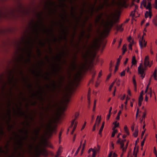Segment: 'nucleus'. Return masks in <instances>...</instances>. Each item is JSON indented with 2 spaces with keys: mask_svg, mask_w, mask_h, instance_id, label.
I'll return each mask as SVG.
<instances>
[{
  "mask_svg": "<svg viewBox=\"0 0 157 157\" xmlns=\"http://www.w3.org/2000/svg\"><path fill=\"white\" fill-rule=\"evenodd\" d=\"M118 20V18L115 19L113 20L112 19L109 20L108 17L103 24V26L104 29L101 33V35H108L113 24L116 23Z\"/></svg>",
  "mask_w": 157,
  "mask_h": 157,
  "instance_id": "1",
  "label": "nucleus"
},
{
  "mask_svg": "<svg viewBox=\"0 0 157 157\" xmlns=\"http://www.w3.org/2000/svg\"><path fill=\"white\" fill-rule=\"evenodd\" d=\"M55 122L52 119L47 124L44 131V134L48 137L52 136L53 133L56 131V126H52V123Z\"/></svg>",
  "mask_w": 157,
  "mask_h": 157,
  "instance_id": "2",
  "label": "nucleus"
},
{
  "mask_svg": "<svg viewBox=\"0 0 157 157\" xmlns=\"http://www.w3.org/2000/svg\"><path fill=\"white\" fill-rule=\"evenodd\" d=\"M43 12L42 11L38 12L36 14V16L37 17L39 21H37L35 23H33L32 24L33 25V27L34 28L36 27H41L44 28L45 27V25L43 24V18L42 17L43 15Z\"/></svg>",
  "mask_w": 157,
  "mask_h": 157,
  "instance_id": "3",
  "label": "nucleus"
},
{
  "mask_svg": "<svg viewBox=\"0 0 157 157\" xmlns=\"http://www.w3.org/2000/svg\"><path fill=\"white\" fill-rule=\"evenodd\" d=\"M13 113L14 114L16 115L24 116L25 118L29 119L31 120H33L34 118V117L32 116L31 114H29V116L25 115L24 112L20 108H17L16 110H14Z\"/></svg>",
  "mask_w": 157,
  "mask_h": 157,
  "instance_id": "4",
  "label": "nucleus"
},
{
  "mask_svg": "<svg viewBox=\"0 0 157 157\" xmlns=\"http://www.w3.org/2000/svg\"><path fill=\"white\" fill-rule=\"evenodd\" d=\"M45 86L46 88L50 89L52 91H55L56 89H60L61 87L58 82L56 83L54 80L52 81L51 84L49 85L46 84Z\"/></svg>",
  "mask_w": 157,
  "mask_h": 157,
  "instance_id": "5",
  "label": "nucleus"
},
{
  "mask_svg": "<svg viewBox=\"0 0 157 157\" xmlns=\"http://www.w3.org/2000/svg\"><path fill=\"white\" fill-rule=\"evenodd\" d=\"M59 2V7L61 8H63L62 9V11L64 12L63 14H62V16H60L62 19L64 21L66 20V21H68V20L67 19V14L65 12V10L63 8L66 6V4L65 3L66 0H58Z\"/></svg>",
  "mask_w": 157,
  "mask_h": 157,
  "instance_id": "6",
  "label": "nucleus"
},
{
  "mask_svg": "<svg viewBox=\"0 0 157 157\" xmlns=\"http://www.w3.org/2000/svg\"><path fill=\"white\" fill-rule=\"evenodd\" d=\"M70 96L71 95L67 93L63 97V103L65 106L61 107L58 109L62 113L65 110L67 103L70 101Z\"/></svg>",
  "mask_w": 157,
  "mask_h": 157,
  "instance_id": "7",
  "label": "nucleus"
},
{
  "mask_svg": "<svg viewBox=\"0 0 157 157\" xmlns=\"http://www.w3.org/2000/svg\"><path fill=\"white\" fill-rule=\"evenodd\" d=\"M62 31L63 33L62 35L61 36H59L58 39L55 38L52 40L53 41L56 42L58 40H61L63 39L64 40H66L67 36L68 34V30L65 29H63Z\"/></svg>",
  "mask_w": 157,
  "mask_h": 157,
  "instance_id": "8",
  "label": "nucleus"
},
{
  "mask_svg": "<svg viewBox=\"0 0 157 157\" xmlns=\"http://www.w3.org/2000/svg\"><path fill=\"white\" fill-rule=\"evenodd\" d=\"M28 137V135L24 134V136L17 141L16 142V144L18 145V148L20 149L22 148L23 144V140H26Z\"/></svg>",
  "mask_w": 157,
  "mask_h": 157,
  "instance_id": "9",
  "label": "nucleus"
},
{
  "mask_svg": "<svg viewBox=\"0 0 157 157\" xmlns=\"http://www.w3.org/2000/svg\"><path fill=\"white\" fill-rule=\"evenodd\" d=\"M142 63H141L138 67V74L140 75V76L143 79L145 77V74L144 72L145 69L142 67Z\"/></svg>",
  "mask_w": 157,
  "mask_h": 157,
  "instance_id": "10",
  "label": "nucleus"
},
{
  "mask_svg": "<svg viewBox=\"0 0 157 157\" xmlns=\"http://www.w3.org/2000/svg\"><path fill=\"white\" fill-rule=\"evenodd\" d=\"M53 69L52 71L53 73L57 75L60 70L61 69V67L59 64H54L52 65Z\"/></svg>",
  "mask_w": 157,
  "mask_h": 157,
  "instance_id": "11",
  "label": "nucleus"
},
{
  "mask_svg": "<svg viewBox=\"0 0 157 157\" xmlns=\"http://www.w3.org/2000/svg\"><path fill=\"white\" fill-rule=\"evenodd\" d=\"M39 147L40 145L39 144H37L35 146L33 155L34 157H39L40 155L41 154V150H39Z\"/></svg>",
  "mask_w": 157,
  "mask_h": 157,
  "instance_id": "12",
  "label": "nucleus"
},
{
  "mask_svg": "<svg viewBox=\"0 0 157 157\" xmlns=\"http://www.w3.org/2000/svg\"><path fill=\"white\" fill-rule=\"evenodd\" d=\"M65 52L63 50L59 54L57 55L56 56L54 57V59L58 62H59L61 60L63 56L64 55H65Z\"/></svg>",
  "mask_w": 157,
  "mask_h": 157,
  "instance_id": "13",
  "label": "nucleus"
},
{
  "mask_svg": "<svg viewBox=\"0 0 157 157\" xmlns=\"http://www.w3.org/2000/svg\"><path fill=\"white\" fill-rule=\"evenodd\" d=\"M76 59L77 57L76 56H75L73 58L72 61L69 67V68L72 70H74L76 68L77 65L76 63Z\"/></svg>",
  "mask_w": 157,
  "mask_h": 157,
  "instance_id": "14",
  "label": "nucleus"
},
{
  "mask_svg": "<svg viewBox=\"0 0 157 157\" xmlns=\"http://www.w3.org/2000/svg\"><path fill=\"white\" fill-rule=\"evenodd\" d=\"M40 130V128L38 127L35 129L33 132V133L35 136L32 138V140H35L38 137V135Z\"/></svg>",
  "mask_w": 157,
  "mask_h": 157,
  "instance_id": "15",
  "label": "nucleus"
},
{
  "mask_svg": "<svg viewBox=\"0 0 157 157\" xmlns=\"http://www.w3.org/2000/svg\"><path fill=\"white\" fill-rule=\"evenodd\" d=\"M42 32L44 33L48 34L50 35H53V28L52 26L49 27L48 28H46L42 30Z\"/></svg>",
  "mask_w": 157,
  "mask_h": 157,
  "instance_id": "16",
  "label": "nucleus"
},
{
  "mask_svg": "<svg viewBox=\"0 0 157 157\" xmlns=\"http://www.w3.org/2000/svg\"><path fill=\"white\" fill-rule=\"evenodd\" d=\"M99 40V39L98 38L95 39L93 42L92 45L91 46L92 48H95L97 47L99 48L100 47V45L98 44V42Z\"/></svg>",
  "mask_w": 157,
  "mask_h": 157,
  "instance_id": "17",
  "label": "nucleus"
},
{
  "mask_svg": "<svg viewBox=\"0 0 157 157\" xmlns=\"http://www.w3.org/2000/svg\"><path fill=\"white\" fill-rule=\"evenodd\" d=\"M97 0H95L94 4V5L91 4H90V5L89 8V9L87 10V12L89 13H90V15H92L93 13V12L95 10L94 9V6L96 4Z\"/></svg>",
  "mask_w": 157,
  "mask_h": 157,
  "instance_id": "18",
  "label": "nucleus"
},
{
  "mask_svg": "<svg viewBox=\"0 0 157 157\" xmlns=\"http://www.w3.org/2000/svg\"><path fill=\"white\" fill-rule=\"evenodd\" d=\"M101 116L99 117L98 116H97L95 123L93 126V128L92 130L93 131H94L95 130V127L96 124H97L98 125L99 124H100L101 122Z\"/></svg>",
  "mask_w": 157,
  "mask_h": 157,
  "instance_id": "19",
  "label": "nucleus"
},
{
  "mask_svg": "<svg viewBox=\"0 0 157 157\" xmlns=\"http://www.w3.org/2000/svg\"><path fill=\"white\" fill-rule=\"evenodd\" d=\"M55 5V2L51 0H47L45 2V7H47L48 6H54Z\"/></svg>",
  "mask_w": 157,
  "mask_h": 157,
  "instance_id": "20",
  "label": "nucleus"
},
{
  "mask_svg": "<svg viewBox=\"0 0 157 157\" xmlns=\"http://www.w3.org/2000/svg\"><path fill=\"white\" fill-rule=\"evenodd\" d=\"M125 0H118L116 4L118 6L123 7L126 4Z\"/></svg>",
  "mask_w": 157,
  "mask_h": 157,
  "instance_id": "21",
  "label": "nucleus"
},
{
  "mask_svg": "<svg viewBox=\"0 0 157 157\" xmlns=\"http://www.w3.org/2000/svg\"><path fill=\"white\" fill-rule=\"evenodd\" d=\"M139 42L141 48H142L143 46L144 47H146L147 44V42L144 39L143 36H142V38L140 39Z\"/></svg>",
  "mask_w": 157,
  "mask_h": 157,
  "instance_id": "22",
  "label": "nucleus"
},
{
  "mask_svg": "<svg viewBox=\"0 0 157 157\" xmlns=\"http://www.w3.org/2000/svg\"><path fill=\"white\" fill-rule=\"evenodd\" d=\"M126 139L121 140V139L119 138L116 142L117 144H119L120 145V148H122L123 146H124V142L126 141Z\"/></svg>",
  "mask_w": 157,
  "mask_h": 157,
  "instance_id": "23",
  "label": "nucleus"
},
{
  "mask_svg": "<svg viewBox=\"0 0 157 157\" xmlns=\"http://www.w3.org/2000/svg\"><path fill=\"white\" fill-rule=\"evenodd\" d=\"M52 106L51 105L50 103H49L48 105L45 108H44V107H41V109L44 111L45 113H47L50 110L52 109Z\"/></svg>",
  "mask_w": 157,
  "mask_h": 157,
  "instance_id": "24",
  "label": "nucleus"
},
{
  "mask_svg": "<svg viewBox=\"0 0 157 157\" xmlns=\"http://www.w3.org/2000/svg\"><path fill=\"white\" fill-rule=\"evenodd\" d=\"M26 50V52L27 54V56L31 57L32 56V48L30 46L27 47L25 49Z\"/></svg>",
  "mask_w": 157,
  "mask_h": 157,
  "instance_id": "25",
  "label": "nucleus"
},
{
  "mask_svg": "<svg viewBox=\"0 0 157 157\" xmlns=\"http://www.w3.org/2000/svg\"><path fill=\"white\" fill-rule=\"evenodd\" d=\"M91 56V52L90 49L89 48L85 52V54L83 56V58L84 59L88 57H90Z\"/></svg>",
  "mask_w": 157,
  "mask_h": 157,
  "instance_id": "26",
  "label": "nucleus"
},
{
  "mask_svg": "<svg viewBox=\"0 0 157 157\" xmlns=\"http://www.w3.org/2000/svg\"><path fill=\"white\" fill-rule=\"evenodd\" d=\"M84 9L83 8L81 10V12H80V15L78 17H76V16L75 17H73L72 18H74L75 21H76V23H78L80 21V20L81 18V16L82 14L83 13V12L84 11Z\"/></svg>",
  "mask_w": 157,
  "mask_h": 157,
  "instance_id": "27",
  "label": "nucleus"
},
{
  "mask_svg": "<svg viewBox=\"0 0 157 157\" xmlns=\"http://www.w3.org/2000/svg\"><path fill=\"white\" fill-rule=\"evenodd\" d=\"M137 141H136L135 143V146L134 148L133 153V155L135 157H137V154L139 150L138 147H137V148L136 149V145H137Z\"/></svg>",
  "mask_w": 157,
  "mask_h": 157,
  "instance_id": "28",
  "label": "nucleus"
},
{
  "mask_svg": "<svg viewBox=\"0 0 157 157\" xmlns=\"http://www.w3.org/2000/svg\"><path fill=\"white\" fill-rule=\"evenodd\" d=\"M102 15L103 13H101L97 15L95 20V23H98L99 22L101 18L102 17Z\"/></svg>",
  "mask_w": 157,
  "mask_h": 157,
  "instance_id": "29",
  "label": "nucleus"
},
{
  "mask_svg": "<svg viewBox=\"0 0 157 157\" xmlns=\"http://www.w3.org/2000/svg\"><path fill=\"white\" fill-rule=\"evenodd\" d=\"M152 16V11L148 10V11H146L145 13L144 16L145 18H147L149 17V18L150 19Z\"/></svg>",
  "mask_w": 157,
  "mask_h": 157,
  "instance_id": "30",
  "label": "nucleus"
},
{
  "mask_svg": "<svg viewBox=\"0 0 157 157\" xmlns=\"http://www.w3.org/2000/svg\"><path fill=\"white\" fill-rule=\"evenodd\" d=\"M65 78L64 76H61L60 77L57 82L61 86H62L63 82L64 81Z\"/></svg>",
  "mask_w": 157,
  "mask_h": 157,
  "instance_id": "31",
  "label": "nucleus"
},
{
  "mask_svg": "<svg viewBox=\"0 0 157 157\" xmlns=\"http://www.w3.org/2000/svg\"><path fill=\"white\" fill-rule=\"evenodd\" d=\"M6 110V113L3 114V117H11L10 109L9 107Z\"/></svg>",
  "mask_w": 157,
  "mask_h": 157,
  "instance_id": "32",
  "label": "nucleus"
},
{
  "mask_svg": "<svg viewBox=\"0 0 157 157\" xmlns=\"http://www.w3.org/2000/svg\"><path fill=\"white\" fill-rule=\"evenodd\" d=\"M104 6L103 4H100L98 7H97L95 9V10L98 11L99 10H101L103 8Z\"/></svg>",
  "mask_w": 157,
  "mask_h": 157,
  "instance_id": "33",
  "label": "nucleus"
},
{
  "mask_svg": "<svg viewBox=\"0 0 157 157\" xmlns=\"http://www.w3.org/2000/svg\"><path fill=\"white\" fill-rule=\"evenodd\" d=\"M25 10L24 7L21 4H20L18 7V11L23 13L24 12Z\"/></svg>",
  "mask_w": 157,
  "mask_h": 157,
  "instance_id": "34",
  "label": "nucleus"
},
{
  "mask_svg": "<svg viewBox=\"0 0 157 157\" xmlns=\"http://www.w3.org/2000/svg\"><path fill=\"white\" fill-rule=\"evenodd\" d=\"M81 75L80 74L79 72H77L75 75L74 79L75 81H76L78 80Z\"/></svg>",
  "mask_w": 157,
  "mask_h": 157,
  "instance_id": "35",
  "label": "nucleus"
},
{
  "mask_svg": "<svg viewBox=\"0 0 157 157\" xmlns=\"http://www.w3.org/2000/svg\"><path fill=\"white\" fill-rule=\"evenodd\" d=\"M30 71L31 72L32 74L33 75H34L36 76H39L40 75V71L37 72L36 73L35 70L32 69H30Z\"/></svg>",
  "mask_w": 157,
  "mask_h": 157,
  "instance_id": "36",
  "label": "nucleus"
},
{
  "mask_svg": "<svg viewBox=\"0 0 157 157\" xmlns=\"http://www.w3.org/2000/svg\"><path fill=\"white\" fill-rule=\"evenodd\" d=\"M41 154L45 157H46L48 155V153L45 149H41Z\"/></svg>",
  "mask_w": 157,
  "mask_h": 157,
  "instance_id": "37",
  "label": "nucleus"
},
{
  "mask_svg": "<svg viewBox=\"0 0 157 157\" xmlns=\"http://www.w3.org/2000/svg\"><path fill=\"white\" fill-rule=\"evenodd\" d=\"M138 127L137 126L136 127L134 132L133 133L132 136L135 137H136L138 135Z\"/></svg>",
  "mask_w": 157,
  "mask_h": 157,
  "instance_id": "38",
  "label": "nucleus"
},
{
  "mask_svg": "<svg viewBox=\"0 0 157 157\" xmlns=\"http://www.w3.org/2000/svg\"><path fill=\"white\" fill-rule=\"evenodd\" d=\"M52 23L55 25H59L60 26V27L61 28H63V25L62 24V23L61 22H60L59 21H58L56 22L54 21H52Z\"/></svg>",
  "mask_w": 157,
  "mask_h": 157,
  "instance_id": "39",
  "label": "nucleus"
},
{
  "mask_svg": "<svg viewBox=\"0 0 157 157\" xmlns=\"http://www.w3.org/2000/svg\"><path fill=\"white\" fill-rule=\"evenodd\" d=\"M128 143L129 141H128L124 147V146H123V147L122 148H120V149H122V151H123V152H126L128 145Z\"/></svg>",
  "mask_w": 157,
  "mask_h": 157,
  "instance_id": "40",
  "label": "nucleus"
},
{
  "mask_svg": "<svg viewBox=\"0 0 157 157\" xmlns=\"http://www.w3.org/2000/svg\"><path fill=\"white\" fill-rule=\"evenodd\" d=\"M131 63L132 64L131 66V67L133 65H135L136 64L137 61L136 59V57L135 56H132Z\"/></svg>",
  "mask_w": 157,
  "mask_h": 157,
  "instance_id": "41",
  "label": "nucleus"
},
{
  "mask_svg": "<svg viewBox=\"0 0 157 157\" xmlns=\"http://www.w3.org/2000/svg\"><path fill=\"white\" fill-rule=\"evenodd\" d=\"M71 15L72 18L73 17H75L76 15L75 12V8L73 7H71Z\"/></svg>",
  "mask_w": 157,
  "mask_h": 157,
  "instance_id": "42",
  "label": "nucleus"
},
{
  "mask_svg": "<svg viewBox=\"0 0 157 157\" xmlns=\"http://www.w3.org/2000/svg\"><path fill=\"white\" fill-rule=\"evenodd\" d=\"M146 9L147 10H148L152 11L151 10V2L150 1H148V4L147 6H146L145 7Z\"/></svg>",
  "mask_w": 157,
  "mask_h": 157,
  "instance_id": "43",
  "label": "nucleus"
},
{
  "mask_svg": "<svg viewBox=\"0 0 157 157\" xmlns=\"http://www.w3.org/2000/svg\"><path fill=\"white\" fill-rule=\"evenodd\" d=\"M104 124H105V121H104L102 122V124L101 125V126L99 129V134L101 136V137L102 136V132L103 130V128H104Z\"/></svg>",
  "mask_w": 157,
  "mask_h": 157,
  "instance_id": "44",
  "label": "nucleus"
},
{
  "mask_svg": "<svg viewBox=\"0 0 157 157\" xmlns=\"http://www.w3.org/2000/svg\"><path fill=\"white\" fill-rule=\"evenodd\" d=\"M49 74V73L47 72H45L44 74L42 75V76L45 79L48 80L50 79L49 77L48 76Z\"/></svg>",
  "mask_w": 157,
  "mask_h": 157,
  "instance_id": "45",
  "label": "nucleus"
},
{
  "mask_svg": "<svg viewBox=\"0 0 157 157\" xmlns=\"http://www.w3.org/2000/svg\"><path fill=\"white\" fill-rule=\"evenodd\" d=\"M56 11V10L54 9L49 8L48 9L49 13L51 14H55Z\"/></svg>",
  "mask_w": 157,
  "mask_h": 157,
  "instance_id": "46",
  "label": "nucleus"
},
{
  "mask_svg": "<svg viewBox=\"0 0 157 157\" xmlns=\"http://www.w3.org/2000/svg\"><path fill=\"white\" fill-rule=\"evenodd\" d=\"M43 93L42 90H37L36 92L33 93L31 95V97L37 96L38 94H41Z\"/></svg>",
  "mask_w": 157,
  "mask_h": 157,
  "instance_id": "47",
  "label": "nucleus"
},
{
  "mask_svg": "<svg viewBox=\"0 0 157 157\" xmlns=\"http://www.w3.org/2000/svg\"><path fill=\"white\" fill-rule=\"evenodd\" d=\"M86 64L87 63L86 62L82 64L79 68H80V69H81V70H87L88 69H86Z\"/></svg>",
  "mask_w": 157,
  "mask_h": 157,
  "instance_id": "48",
  "label": "nucleus"
},
{
  "mask_svg": "<svg viewBox=\"0 0 157 157\" xmlns=\"http://www.w3.org/2000/svg\"><path fill=\"white\" fill-rule=\"evenodd\" d=\"M143 99V96H140L138 99V105L140 107L142 104V102Z\"/></svg>",
  "mask_w": 157,
  "mask_h": 157,
  "instance_id": "49",
  "label": "nucleus"
},
{
  "mask_svg": "<svg viewBox=\"0 0 157 157\" xmlns=\"http://www.w3.org/2000/svg\"><path fill=\"white\" fill-rule=\"evenodd\" d=\"M123 24H122L119 25H118L117 28V31H120V32H122L124 30V29L122 28Z\"/></svg>",
  "mask_w": 157,
  "mask_h": 157,
  "instance_id": "50",
  "label": "nucleus"
},
{
  "mask_svg": "<svg viewBox=\"0 0 157 157\" xmlns=\"http://www.w3.org/2000/svg\"><path fill=\"white\" fill-rule=\"evenodd\" d=\"M13 76H12L11 78H10V76L7 78L9 84H11L13 82Z\"/></svg>",
  "mask_w": 157,
  "mask_h": 157,
  "instance_id": "51",
  "label": "nucleus"
},
{
  "mask_svg": "<svg viewBox=\"0 0 157 157\" xmlns=\"http://www.w3.org/2000/svg\"><path fill=\"white\" fill-rule=\"evenodd\" d=\"M127 45L125 44H124L122 48V55H123L124 54L125 52L126 51L127 49V47H126Z\"/></svg>",
  "mask_w": 157,
  "mask_h": 157,
  "instance_id": "52",
  "label": "nucleus"
},
{
  "mask_svg": "<svg viewBox=\"0 0 157 157\" xmlns=\"http://www.w3.org/2000/svg\"><path fill=\"white\" fill-rule=\"evenodd\" d=\"M18 131L20 132H22L24 134L28 135V130H24L23 129H19Z\"/></svg>",
  "mask_w": 157,
  "mask_h": 157,
  "instance_id": "53",
  "label": "nucleus"
},
{
  "mask_svg": "<svg viewBox=\"0 0 157 157\" xmlns=\"http://www.w3.org/2000/svg\"><path fill=\"white\" fill-rule=\"evenodd\" d=\"M124 130L125 132L126 133L127 135L128 136H129V132L127 125H124Z\"/></svg>",
  "mask_w": 157,
  "mask_h": 157,
  "instance_id": "54",
  "label": "nucleus"
},
{
  "mask_svg": "<svg viewBox=\"0 0 157 157\" xmlns=\"http://www.w3.org/2000/svg\"><path fill=\"white\" fill-rule=\"evenodd\" d=\"M144 67H145L147 66H149L150 67H151V65H149V60H144Z\"/></svg>",
  "mask_w": 157,
  "mask_h": 157,
  "instance_id": "55",
  "label": "nucleus"
},
{
  "mask_svg": "<svg viewBox=\"0 0 157 157\" xmlns=\"http://www.w3.org/2000/svg\"><path fill=\"white\" fill-rule=\"evenodd\" d=\"M61 152L62 151L60 150V148L59 147L58 151H57L55 157H58L59 155H61Z\"/></svg>",
  "mask_w": 157,
  "mask_h": 157,
  "instance_id": "56",
  "label": "nucleus"
},
{
  "mask_svg": "<svg viewBox=\"0 0 157 157\" xmlns=\"http://www.w3.org/2000/svg\"><path fill=\"white\" fill-rule=\"evenodd\" d=\"M113 124L114 125V126L113 128L112 129H115V128H117L119 127V123H117V121H116L113 123Z\"/></svg>",
  "mask_w": 157,
  "mask_h": 157,
  "instance_id": "57",
  "label": "nucleus"
},
{
  "mask_svg": "<svg viewBox=\"0 0 157 157\" xmlns=\"http://www.w3.org/2000/svg\"><path fill=\"white\" fill-rule=\"evenodd\" d=\"M30 57L27 56V58L24 60L23 62L25 63H28L30 62Z\"/></svg>",
  "mask_w": 157,
  "mask_h": 157,
  "instance_id": "58",
  "label": "nucleus"
},
{
  "mask_svg": "<svg viewBox=\"0 0 157 157\" xmlns=\"http://www.w3.org/2000/svg\"><path fill=\"white\" fill-rule=\"evenodd\" d=\"M36 52L37 54V55L38 57H40L41 56V53L40 52V49L37 48L36 50Z\"/></svg>",
  "mask_w": 157,
  "mask_h": 157,
  "instance_id": "59",
  "label": "nucleus"
},
{
  "mask_svg": "<svg viewBox=\"0 0 157 157\" xmlns=\"http://www.w3.org/2000/svg\"><path fill=\"white\" fill-rule=\"evenodd\" d=\"M39 44L42 47H44L45 46V42H43L41 40H40L38 42Z\"/></svg>",
  "mask_w": 157,
  "mask_h": 157,
  "instance_id": "60",
  "label": "nucleus"
},
{
  "mask_svg": "<svg viewBox=\"0 0 157 157\" xmlns=\"http://www.w3.org/2000/svg\"><path fill=\"white\" fill-rule=\"evenodd\" d=\"M23 59V56L22 55H20L17 58V60L19 62H22Z\"/></svg>",
  "mask_w": 157,
  "mask_h": 157,
  "instance_id": "61",
  "label": "nucleus"
},
{
  "mask_svg": "<svg viewBox=\"0 0 157 157\" xmlns=\"http://www.w3.org/2000/svg\"><path fill=\"white\" fill-rule=\"evenodd\" d=\"M62 113V112L59 111V110L58 109L56 113V115L60 117L61 116Z\"/></svg>",
  "mask_w": 157,
  "mask_h": 157,
  "instance_id": "62",
  "label": "nucleus"
},
{
  "mask_svg": "<svg viewBox=\"0 0 157 157\" xmlns=\"http://www.w3.org/2000/svg\"><path fill=\"white\" fill-rule=\"evenodd\" d=\"M113 131L112 132L111 137H113L114 136L115 134L117 132V131L116 129H113Z\"/></svg>",
  "mask_w": 157,
  "mask_h": 157,
  "instance_id": "63",
  "label": "nucleus"
},
{
  "mask_svg": "<svg viewBox=\"0 0 157 157\" xmlns=\"http://www.w3.org/2000/svg\"><path fill=\"white\" fill-rule=\"evenodd\" d=\"M153 22L155 25H157V16L153 19Z\"/></svg>",
  "mask_w": 157,
  "mask_h": 157,
  "instance_id": "64",
  "label": "nucleus"
}]
</instances>
